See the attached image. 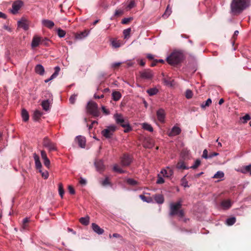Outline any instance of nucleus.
<instances>
[{"mask_svg":"<svg viewBox=\"0 0 251 251\" xmlns=\"http://www.w3.org/2000/svg\"><path fill=\"white\" fill-rule=\"evenodd\" d=\"M161 174L164 177H169L173 175V171L171 169L168 168L167 169L162 170Z\"/></svg>","mask_w":251,"mask_h":251,"instance_id":"17","label":"nucleus"},{"mask_svg":"<svg viewBox=\"0 0 251 251\" xmlns=\"http://www.w3.org/2000/svg\"><path fill=\"white\" fill-rule=\"evenodd\" d=\"M224 176V173L222 171H218L213 176L214 178H222Z\"/></svg>","mask_w":251,"mask_h":251,"instance_id":"42","label":"nucleus"},{"mask_svg":"<svg viewBox=\"0 0 251 251\" xmlns=\"http://www.w3.org/2000/svg\"><path fill=\"white\" fill-rule=\"evenodd\" d=\"M126 182L132 186H135L138 184V182L135 180L132 179V178H128L126 180Z\"/></svg>","mask_w":251,"mask_h":251,"instance_id":"45","label":"nucleus"},{"mask_svg":"<svg viewBox=\"0 0 251 251\" xmlns=\"http://www.w3.org/2000/svg\"><path fill=\"white\" fill-rule=\"evenodd\" d=\"M121 94L118 91H114L112 93L113 99L115 101L119 100L121 98Z\"/></svg>","mask_w":251,"mask_h":251,"instance_id":"35","label":"nucleus"},{"mask_svg":"<svg viewBox=\"0 0 251 251\" xmlns=\"http://www.w3.org/2000/svg\"><path fill=\"white\" fill-rule=\"evenodd\" d=\"M155 201L159 204H162L164 201V197L162 194H156L154 196Z\"/></svg>","mask_w":251,"mask_h":251,"instance_id":"26","label":"nucleus"},{"mask_svg":"<svg viewBox=\"0 0 251 251\" xmlns=\"http://www.w3.org/2000/svg\"><path fill=\"white\" fill-rule=\"evenodd\" d=\"M212 103V100L210 99H208L205 102V106H208Z\"/></svg>","mask_w":251,"mask_h":251,"instance_id":"63","label":"nucleus"},{"mask_svg":"<svg viewBox=\"0 0 251 251\" xmlns=\"http://www.w3.org/2000/svg\"><path fill=\"white\" fill-rule=\"evenodd\" d=\"M142 127L144 129L148 130L149 131H150V132H152L153 130V128L151 126V125L150 124H148L147 123H143L142 124Z\"/></svg>","mask_w":251,"mask_h":251,"instance_id":"37","label":"nucleus"},{"mask_svg":"<svg viewBox=\"0 0 251 251\" xmlns=\"http://www.w3.org/2000/svg\"><path fill=\"white\" fill-rule=\"evenodd\" d=\"M75 141L78 143L81 148H84L85 146V138L82 136H78L75 138Z\"/></svg>","mask_w":251,"mask_h":251,"instance_id":"15","label":"nucleus"},{"mask_svg":"<svg viewBox=\"0 0 251 251\" xmlns=\"http://www.w3.org/2000/svg\"><path fill=\"white\" fill-rule=\"evenodd\" d=\"M250 4V0H232L230 4L231 12L234 15H238Z\"/></svg>","mask_w":251,"mask_h":251,"instance_id":"1","label":"nucleus"},{"mask_svg":"<svg viewBox=\"0 0 251 251\" xmlns=\"http://www.w3.org/2000/svg\"><path fill=\"white\" fill-rule=\"evenodd\" d=\"M242 119L244 120L243 122L244 123H247L248 121L251 119V117L249 114H246L244 116H243Z\"/></svg>","mask_w":251,"mask_h":251,"instance_id":"56","label":"nucleus"},{"mask_svg":"<svg viewBox=\"0 0 251 251\" xmlns=\"http://www.w3.org/2000/svg\"><path fill=\"white\" fill-rule=\"evenodd\" d=\"M102 112L105 114V115H108L109 114V111L108 110L106 109L104 106H102L101 107Z\"/></svg>","mask_w":251,"mask_h":251,"instance_id":"62","label":"nucleus"},{"mask_svg":"<svg viewBox=\"0 0 251 251\" xmlns=\"http://www.w3.org/2000/svg\"><path fill=\"white\" fill-rule=\"evenodd\" d=\"M46 40V38H42L37 36H35L33 38L31 46L32 48H36L38 47L40 44L43 43L44 41Z\"/></svg>","mask_w":251,"mask_h":251,"instance_id":"10","label":"nucleus"},{"mask_svg":"<svg viewBox=\"0 0 251 251\" xmlns=\"http://www.w3.org/2000/svg\"><path fill=\"white\" fill-rule=\"evenodd\" d=\"M18 25L19 27L23 28L25 30H27L29 27L28 22L25 19H22L21 21H18Z\"/></svg>","mask_w":251,"mask_h":251,"instance_id":"16","label":"nucleus"},{"mask_svg":"<svg viewBox=\"0 0 251 251\" xmlns=\"http://www.w3.org/2000/svg\"><path fill=\"white\" fill-rule=\"evenodd\" d=\"M124 14V10L122 9H117L115 11V12L114 13V16L115 17H118Z\"/></svg>","mask_w":251,"mask_h":251,"instance_id":"46","label":"nucleus"},{"mask_svg":"<svg viewBox=\"0 0 251 251\" xmlns=\"http://www.w3.org/2000/svg\"><path fill=\"white\" fill-rule=\"evenodd\" d=\"M23 5V2L22 0L15 1L12 4V9L10 10L11 12L14 15L16 14Z\"/></svg>","mask_w":251,"mask_h":251,"instance_id":"8","label":"nucleus"},{"mask_svg":"<svg viewBox=\"0 0 251 251\" xmlns=\"http://www.w3.org/2000/svg\"><path fill=\"white\" fill-rule=\"evenodd\" d=\"M140 198L144 201H146L147 202H150L151 201V198H147L143 195H140L139 196Z\"/></svg>","mask_w":251,"mask_h":251,"instance_id":"49","label":"nucleus"},{"mask_svg":"<svg viewBox=\"0 0 251 251\" xmlns=\"http://www.w3.org/2000/svg\"><path fill=\"white\" fill-rule=\"evenodd\" d=\"M132 20V18H124L121 23L122 24H127L129 22Z\"/></svg>","mask_w":251,"mask_h":251,"instance_id":"54","label":"nucleus"},{"mask_svg":"<svg viewBox=\"0 0 251 251\" xmlns=\"http://www.w3.org/2000/svg\"><path fill=\"white\" fill-rule=\"evenodd\" d=\"M41 157L43 160H45L46 159H49L47 157L46 152L45 151L42 150L41 151Z\"/></svg>","mask_w":251,"mask_h":251,"instance_id":"57","label":"nucleus"},{"mask_svg":"<svg viewBox=\"0 0 251 251\" xmlns=\"http://www.w3.org/2000/svg\"><path fill=\"white\" fill-rule=\"evenodd\" d=\"M135 6V3L134 0H131L129 1L128 4L127 5L126 8L128 9H130Z\"/></svg>","mask_w":251,"mask_h":251,"instance_id":"50","label":"nucleus"},{"mask_svg":"<svg viewBox=\"0 0 251 251\" xmlns=\"http://www.w3.org/2000/svg\"><path fill=\"white\" fill-rule=\"evenodd\" d=\"M57 34L58 36L60 38L64 37L66 34L65 31L60 29L58 28L57 30Z\"/></svg>","mask_w":251,"mask_h":251,"instance_id":"47","label":"nucleus"},{"mask_svg":"<svg viewBox=\"0 0 251 251\" xmlns=\"http://www.w3.org/2000/svg\"><path fill=\"white\" fill-rule=\"evenodd\" d=\"M109 238H111L112 237H115V238H121L122 237V236L119 234H118V233H114V234H113L112 235H111V234H109Z\"/></svg>","mask_w":251,"mask_h":251,"instance_id":"61","label":"nucleus"},{"mask_svg":"<svg viewBox=\"0 0 251 251\" xmlns=\"http://www.w3.org/2000/svg\"><path fill=\"white\" fill-rule=\"evenodd\" d=\"M68 190H69V193L71 194L74 195V194H75V189H74V188H73V186H69V187H68Z\"/></svg>","mask_w":251,"mask_h":251,"instance_id":"59","label":"nucleus"},{"mask_svg":"<svg viewBox=\"0 0 251 251\" xmlns=\"http://www.w3.org/2000/svg\"><path fill=\"white\" fill-rule=\"evenodd\" d=\"M176 167L179 169H188L189 167L186 164L185 161L180 160L176 165Z\"/></svg>","mask_w":251,"mask_h":251,"instance_id":"21","label":"nucleus"},{"mask_svg":"<svg viewBox=\"0 0 251 251\" xmlns=\"http://www.w3.org/2000/svg\"><path fill=\"white\" fill-rule=\"evenodd\" d=\"M95 165L97 170L99 172H101L104 170L103 163L101 160H96L95 162Z\"/></svg>","mask_w":251,"mask_h":251,"instance_id":"14","label":"nucleus"},{"mask_svg":"<svg viewBox=\"0 0 251 251\" xmlns=\"http://www.w3.org/2000/svg\"><path fill=\"white\" fill-rule=\"evenodd\" d=\"M54 70H55V72L54 73L51 75V76L48 78V79H47L45 80V83H48L50 81L52 80L53 79H54V78H55L58 75V73L60 70V68L58 67V66H56L54 68Z\"/></svg>","mask_w":251,"mask_h":251,"instance_id":"22","label":"nucleus"},{"mask_svg":"<svg viewBox=\"0 0 251 251\" xmlns=\"http://www.w3.org/2000/svg\"><path fill=\"white\" fill-rule=\"evenodd\" d=\"M185 97L188 99H191L193 96L192 91L190 89H187L185 93Z\"/></svg>","mask_w":251,"mask_h":251,"instance_id":"44","label":"nucleus"},{"mask_svg":"<svg viewBox=\"0 0 251 251\" xmlns=\"http://www.w3.org/2000/svg\"><path fill=\"white\" fill-rule=\"evenodd\" d=\"M236 221L235 217H231L226 220V223L228 226H232L236 222Z\"/></svg>","mask_w":251,"mask_h":251,"instance_id":"38","label":"nucleus"},{"mask_svg":"<svg viewBox=\"0 0 251 251\" xmlns=\"http://www.w3.org/2000/svg\"><path fill=\"white\" fill-rule=\"evenodd\" d=\"M132 161L131 156L127 154H124L121 158V162L123 166H129Z\"/></svg>","mask_w":251,"mask_h":251,"instance_id":"9","label":"nucleus"},{"mask_svg":"<svg viewBox=\"0 0 251 251\" xmlns=\"http://www.w3.org/2000/svg\"><path fill=\"white\" fill-rule=\"evenodd\" d=\"M113 171L118 172L120 174H123L125 173V171L121 169L119 166L115 164L113 167Z\"/></svg>","mask_w":251,"mask_h":251,"instance_id":"41","label":"nucleus"},{"mask_svg":"<svg viewBox=\"0 0 251 251\" xmlns=\"http://www.w3.org/2000/svg\"><path fill=\"white\" fill-rule=\"evenodd\" d=\"M44 164L47 168H49L50 165V161L49 159H46L43 160Z\"/></svg>","mask_w":251,"mask_h":251,"instance_id":"60","label":"nucleus"},{"mask_svg":"<svg viewBox=\"0 0 251 251\" xmlns=\"http://www.w3.org/2000/svg\"><path fill=\"white\" fill-rule=\"evenodd\" d=\"M162 75L163 76V80L165 84L172 86L174 80L170 77L165 76L164 73H162Z\"/></svg>","mask_w":251,"mask_h":251,"instance_id":"24","label":"nucleus"},{"mask_svg":"<svg viewBox=\"0 0 251 251\" xmlns=\"http://www.w3.org/2000/svg\"><path fill=\"white\" fill-rule=\"evenodd\" d=\"M42 24L44 26H45L50 29L52 28L54 25V24L53 22H52V21L49 20H47V19L43 20L42 21Z\"/></svg>","mask_w":251,"mask_h":251,"instance_id":"20","label":"nucleus"},{"mask_svg":"<svg viewBox=\"0 0 251 251\" xmlns=\"http://www.w3.org/2000/svg\"><path fill=\"white\" fill-rule=\"evenodd\" d=\"M43 145L48 149L49 152L57 150L56 144L52 142L48 137H46L44 138Z\"/></svg>","mask_w":251,"mask_h":251,"instance_id":"6","label":"nucleus"},{"mask_svg":"<svg viewBox=\"0 0 251 251\" xmlns=\"http://www.w3.org/2000/svg\"><path fill=\"white\" fill-rule=\"evenodd\" d=\"M111 44L112 46L115 48H119L121 46L120 43L117 40H113Z\"/></svg>","mask_w":251,"mask_h":251,"instance_id":"52","label":"nucleus"},{"mask_svg":"<svg viewBox=\"0 0 251 251\" xmlns=\"http://www.w3.org/2000/svg\"><path fill=\"white\" fill-rule=\"evenodd\" d=\"M157 119L161 123L164 122L165 112L163 109H159L156 112Z\"/></svg>","mask_w":251,"mask_h":251,"instance_id":"12","label":"nucleus"},{"mask_svg":"<svg viewBox=\"0 0 251 251\" xmlns=\"http://www.w3.org/2000/svg\"><path fill=\"white\" fill-rule=\"evenodd\" d=\"M101 184L103 186H106L107 185H111V183L110 181V180L108 177H106L104 180L101 181Z\"/></svg>","mask_w":251,"mask_h":251,"instance_id":"40","label":"nucleus"},{"mask_svg":"<svg viewBox=\"0 0 251 251\" xmlns=\"http://www.w3.org/2000/svg\"><path fill=\"white\" fill-rule=\"evenodd\" d=\"M241 172L243 174L250 173L251 175V164L243 166L241 169Z\"/></svg>","mask_w":251,"mask_h":251,"instance_id":"31","label":"nucleus"},{"mask_svg":"<svg viewBox=\"0 0 251 251\" xmlns=\"http://www.w3.org/2000/svg\"><path fill=\"white\" fill-rule=\"evenodd\" d=\"M121 64V63L117 62V63H114L112 64V66L113 68H118Z\"/></svg>","mask_w":251,"mask_h":251,"instance_id":"64","label":"nucleus"},{"mask_svg":"<svg viewBox=\"0 0 251 251\" xmlns=\"http://www.w3.org/2000/svg\"><path fill=\"white\" fill-rule=\"evenodd\" d=\"M218 154L217 152L208 153V151L205 149V159L212 158L213 156H216Z\"/></svg>","mask_w":251,"mask_h":251,"instance_id":"39","label":"nucleus"},{"mask_svg":"<svg viewBox=\"0 0 251 251\" xmlns=\"http://www.w3.org/2000/svg\"><path fill=\"white\" fill-rule=\"evenodd\" d=\"M181 201L176 203H171L170 205V215L171 216L177 215L180 218L183 217L184 212L181 209Z\"/></svg>","mask_w":251,"mask_h":251,"instance_id":"2","label":"nucleus"},{"mask_svg":"<svg viewBox=\"0 0 251 251\" xmlns=\"http://www.w3.org/2000/svg\"><path fill=\"white\" fill-rule=\"evenodd\" d=\"M77 95H72L70 99H69V101L70 103L73 104L75 103V100L76 99Z\"/></svg>","mask_w":251,"mask_h":251,"instance_id":"51","label":"nucleus"},{"mask_svg":"<svg viewBox=\"0 0 251 251\" xmlns=\"http://www.w3.org/2000/svg\"><path fill=\"white\" fill-rule=\"evenodd\" d=\"M181 157L182 160L184 161L189 159L190 158L189 151L186 149L182 150L181 152Z\"/></svg>","mask_w":251,"mask_h":251,"instance_id":"18","label":"nucleus"},{"mask_svg":"<svg viewBox=\"0 0 251 251\" xmlns=\"http://www.w3.org/2000/svg\"><path fill=\"white\" fill-rule=\"evenodd\" d=\"M58 191L60 197L62 198L63 195L64 194V191L63 189V186L62 183H59L58 184Z\"/></svg>","mask_w":251,"mask_h":251,"instance_id":"43","label":"nucleus"},{"mask_svg":"<svg viewBox=\"0 0 251 251\" xmlns=\"http://www.w3.org/2000/svg\"><path fill=\"white\" fill-rule=\"evenodd\" d=\"M130 31H131V29L130 28L125 29L123 31V34L124 35L125 38L129 35Z\"/></svg>","mask_w":251,"mask_h":251,"instance_id":"53","label":"nucleus"},{"mask_svg":"<svg viewBox=\"0 0 251 251\" xmlns=\"http://www.w3.org/2000/svg\"><path fill=\"white\" fill-rule=\"evenodd\" d=\"M140 74L141 77L145 79H150L153 76L151 71L149 70L143 71Z\"/></svg>","mask_w":251,"mask_h":251,"instance_id":"13","label":"nucleus"},{"mask_svg":"<svg viewBox=\"0 0 251 251\" xmlns=\"http://www.w3.org/2000/svg\"><path fill=\"white\" fill-rule=\"evenodd\" d=\"M33 157L35 160V166L37 169H41L42 168V164L40 161L39 156L36 153L33 154Z\"/></svg>","mask_w":251,"mask_h":251,"instance_id":"23","label":"nucleus"},{"mask_svg":"<svg viewBox=\"0 0 251 251\" xmlns=\"http://www.w3.org/2000/svg\"><path fill=\"white\" fill-rule=\"evenodd\" d=\"M39 172L42 174V176L45 179H47L49 177V173L48 172H42V171L40 169Z\"/></svg>","mask_w":251,"mask_h":251,"instance_id":"58","label":"nucleus"},{"mask_svg":"<svg viewBox=\"0 0 251 251\" xmlns=\"http://www.w3.org/2000/svg\"><path fill=\"white\" fill-rule=\"evenodd\" d=\"M172 12V10L171 8L170 7V5H168L165 11L162 16V17L164 19H166L169 17V16L171 14Z\"/></svg>","mask_w":251,"mask_h":251,"instance_id":"27","label":"nucleus"},{"mask_svg":"<svg viewBox=\"0 0 251 251\" xmlns=\"http://www.w3.org/2000/svg\"><path fill=\"white\" fill-rule=\"evenodd\" d=\"M50 102L49 100H43L41 103L43 109L45 111L49 110L50 108Z\"/></svg>","mask_w":251,"mask_h":251,"instance_id":"30","label":"nucleus"},{"mask_svg":"<svg viewBox=\"0 0 251 251\" xmlns=\"http://www.w3.org/2000/svg\"><path fill=\"white\" fill-rule=\"evenodd\" d=\"M181 129L177 126H174L172 129L171 132L169 134V136H175L180 134Z\"/></svg>","mask_w":251,"mask_h":251,"instance_id":"28","label":"nucleus"},{"mask_svg":"<svg viewBox=\"0 0 251 251\" xmlns=\"http://www.w3.org/2000/svg\"><path fill=\"white\" fill-rule=\"evenodd\" d=\"M200 164H201L200 160L197 159L195 161L194 164L193 165L191 166V167H189V168L193 169H196L199 166Z\"/></svg>","mask_w":251,"mask_h":251,"instance_id":"48","label":"nucleus"},{"mask_svg":"<svg viewBox=\"0 0 251 251\" xmlns=\"http://www.w3.org/2000/svg\"><path fill=\"white\" fill-rule=\"evenodd\" d=\"M183 59V55L179 51L172 52L167 58V62L171 65H176L180 63Z\"/></svg>","mask_w":251,"mask_h":251,"instance_id":"3","label":"nucleus"},{"mask_svg":"<svg viewBox=\"0 0 251 251\" xmlns=\"http://www.w3.org/2000/svg\"><path fill=\"white\" fill-rule=\"evenodd\" d=\"M35 71L40 75H43L45 72L44 68L42 65L38 64L35 67Z\"/></svg>","mask_w":251,"mask_h":251,"instance_id":"25","label":"nucleus"},{"mask_svg":"<svg viewBox=\"0 0 251 251\" xmlns=\"http://www.w3.org/2000/svg\"><path fill=\"white\" fill-rule=\"evenodd\" d=\"M114 117L116 123L125 128L124 130L125 132H128L131 130L128 122L125 120L122 114L116 113L114 115Z\"/></svg>","mask_w":251,"mask_h":251,"instance_id":"4","label":"nucleus"},{"mask_svg":"<svg viewBox=\"0 0 251 251\" xmlns=\"http://www.w3.org/2000/svg\"><path fill=\"white\" fill-rule=\"evenodd\" d=\"M116 129L117 127L115 126L112 125L102 130L101 134L106 138H110L112 136Z\"/></svg>","mask_w":251,"mask_h":251,"instance_id":"7","label":"nucleus"},{"mask_svg":"<svg viewBox=\"0 0 251 251\" xmlns=\"http://www.w3.org/2000/svg\"><path fill=\"white\" fill-rule=\"evenodd\" d=\"M88 34V31L85 30L80 33H76L75 35V37L77 39H82L86 37Z\"/></svg>","mask_w":251,"mask_h":251,"instance_id":"29","label":"nucleus"},{"mask_svg":"<svg viewBox=\"0 0 251 251\" xmlns=\"http://www.w3.org/2000/svg\"><path fill=\"white\" fill-rule=\"evenodd\" d=\"M92 228L96 233L99 235L102 234L104 232V230L95 223L92 224Z\"/></svg>","mask_w":251,"mask_h":251,"instance_id":"19","label":"nucleus"},{"mask_svg":"<svg viewBox=\"0 0 251 251\" xmlns=\"http://www.w3.org/2000/svg\"><path fill=\"white\" fill-rule=\"evenodd\" d=\"M158 90L156 88H150L147 90V92L150 96H153L157 93Z\"/></svg>","mask_w":251,"mask_h":251,"instance_id":"36","label":"nucleus"},{"mask_svg":"<svg viewBox=\"0 0 251 251\" xmlns=\"http://www.w3.org/2000/svg\"><path fill=\"white\" fill-rule=\"evenodd\" d=\"M21 114H22V118H23V120L24 121L26 122L28 120L29 115H28L27 111L25 109H23L22 110Z\"/></svg>","mask_w":251,"mask_h":251,"instance_id":"33","label":"nucleus"},{"mask_svg":"<svg viewBox=\"0 0 251 251\" xmlns=\"http://www.w3.org/2000/svg\"><path fill=\"white\" fill-rule=\"evenodd\" d=\"M90 217L87 216L85 217H81L79 219V222L84 226H87L89 224Z\"/></svg>","mask_w":251,"mask_h":251,"instance_id":"32","label":"nucleus"},{"mask_svg":"<svg viewBox=\"0 0 251 251\" xmlns=\"http://www.w3.org/2000/svg\"><path fill=\"white\" fill-rule=\"evenodd\" d=\"M42 115V112H41V111H40L38 110H35L34 112L33 116V120L35 121L39 120Z\"/></svg>","mask_w":251,"mask_h":251,"instance_id":"34","label":"nucleus"},{"mask_svg":"<svg viewBox=\"0 0 251 251\" xmlns=\"http://www.w3.org/2000/svg\"><path fill=\"white\" fill-rule=\"evenodd\" d=\"M232 202L230 200H224L220 203V206L224 210L229 209L232 206Z\"/></svg>","mask_w":251,"mask_h":251,"instance_id":"11","label":"nucleus"},{"mask_svg":"<svg viewBox=\"0 0 251 251\" xmlns=\"http://www.w3.org/2000/svg\"><path fill=\"white\" fill-rule=\"evenodd\" d=\"M86 109L87 112L94 117H99L100 115L98 104L93 101H90L88 102Z\"/></svg>","mask_w":251,"mask_h":251,"instance_id":"5","label":"nucleus"},{"mask_svg":"<svg viewBox=\"0 0 251 251\" xmlns=\"http://www.w3.org/2000/svg\"><path fill=\"white\" fill-rule=\"evenodd\" d=\"M164 182V179L161 177V176L160 175H158L156 183L157 184H162Z\"/></svg>","mask_w":251,"mask_h":251,"instance_id":"55","label":"nucleus"}]
</instances>
